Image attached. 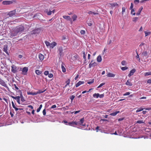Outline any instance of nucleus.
<instances>
[{"label": "nucleus", "instance_id": "nucleus-60", "mask_svg": "<svg viewBox=\"0 0 151 151\" xmlns=\"http://www.w3.org/2000/svg\"><path fill=\"white\" fill-rule=\"evenodd\" d=\"M48 76L49 78H52L53 77V75L52 73L49 74Z\"/></svg>", "mask_w": 151, "mask_h": 151}, {"label": "nucleus", "instance_id": "nucleus-9", "mask_svg": "<svg viewBox=\"0 0 151 151\" xmlns=\"http://www.w3.org/2000/svg\"><path fill=\"white\" fill-rule=\"evenodd\" d=\"M136 70L134 69H133L130 71V73L129 74L128 76L130 77L131 76L133 75L134 73L135 72Z\"/></svg>", "mask_w": 151, "mask_h": 151}, {"label": "nucleus", "instance_id": "nucleus-1", "mask_svg": "<svg viewBox=\"0 0 151 151\" xmlns=\"http://www.w3.org/2000/svg\"><path fill=\"white\" fill-rule=\"evenodd\" d=\"M24 29V28L23 26L20 25L15 27L13 31H12L10 34V35L12 37L16 36L18 33H21L23 32Z\"/></svg>", "mask_w": 151, "mask_h": 151}, {"label": "nucleus", "instance_id": "nucleus-23", "mask_svg": "<svg viewBox=\"0 0 151 151\" xmlns=\"http://www.w3.org/2000/svg\"><path fill=\"white\" fill-rule=\"evenodd\" d=\"M109 4L111 5V6L112 8L114 7L115 6H118V4H117L116 3H111Z\"/></svg>", "mask_w": 151, "mask_h": 151}, {"label": "nucleus", "instance_id": "nucleus-12", "mask_svg": "<svg viewBox=\"0 0 151 151\" xmlns=\"http://www.w3.org/2000/svg\"><path fill=\"white\" fill-rule=\"evenodd\" d=\"M84 83V82L83 81H80L76 84L75 86L76 87H78L81 85L83 84Z\"/></svg>", "mask_w": 151, "mask_h": 151}, {"label": "nucleus", "instance_id": "nucleus-10", "mask_svg": "<svg viewBox=\"0 0 151 151\" xmlns=\"http://www.w3.org/2000/svg\"><path fill=\"white\" fill-rule=\"evenodd\" d=\"M63 47H60L58 50V51L59 52L60 55V56L62 55L63 54Z\"/></svg>", "mask_w": 151, "mask_h": 151}, {"label": "nucleus", "instance_id": "nucleus-39", "mask_svg": "<svg viewBox=\"0 0 151 151\" xmlns=\"http://www.w3.org/2000/svg\"><path fill=\"white\" fill-rule=\"evenodd\" d=\"M83 58L84 59H85L86 58V53H85V51H83Z\"/></svg>", "mask_w": 151, "mask_h": 151}, {"label": "nucleus", "instance_id": "nucleus-36", "mask_svg": "<svg viewBox=\"0 0 151 151\" xmlns=\"http://www.w3.org/2000/svg\"><path fill=\"white\" fill-rule=\"evenodd\" d=\"M45 43L47 47L50 46V43L49 42L47 41H45Z\"/></svg>", "mask_w": 151, "mask_h": 151}, {"label": "nucleus", "instance_id": "nucleus-30", "mask_svg": "<svg viewBox=\"0 0 151 151\" xmlns=\"http://www.w3.org/2000/svg\"><path fill=\"white\" fill-rule=\"evenodd\" d=\"M35 72V73L37 75H40L42 73V71L38 70H36Z\"/></svg>", "mask_w": 151, "mask_h": 151}, {"label": "nucleus", "instance_id": "nucleus-42", "mask_svg": "<svg viewBox=\"0 0 151 151\" xmlns=\"http://www.w3.org/2000/svg\"><path fill=\"white\" fill-rule=\"evenodd\" d=\"M137 123L139 124L144 123V122L143 120H138L137 122Z\"/></svg>", "mask_w": 151, "mask_h": 151}, {"label": "nucleus", "instance_id": "nucleus-59", "mask_svg": "<svg viewBox=\"0 0 151 151\" xmlns=\"http://www.w3.org/2000/svg\"><path fill=\"white\" fill-rule=\"evenodd\" d=\"M42 113H43V115H45L46 114V110L45 109H44L43 111H42Z\"/></svg>", "mask_w": 151, "mask_h": 151}, {"label": "nucleus", "instance_id": "nucleus-28", "mask_svg": "<svg viewBox=\"0 0 151 151\" xmlns=\"http://www.w3.org/2000/svg\"><path fill=\"white\" fill-rule=\"evenodd\" d=\"M46 90V89H44L43 90H39L37 91L36 93H37V94H40L41 93H44L45 91Z\"/></svg>", "mask_w": 151, "mask_h": 151}, {"label": "nucleus", "instance_id": "nucleus-41", "mask_svg": "<svg viewBox=\"0 0 151 151\" xmlns=\"http://www.w3.org/2000/svg\"><path fill=\"white\" fill-rule=\"evenodd\" d=\"M138 17H135L133 18L132 21L134 22H136L138 20Z\"/></svg>", "mask_w": 151, "mask_h": 151}, {"label": "nucleus", "instance_id": "nucleus-57", "mask_svg": "<svg viewBox=\"0 0 151 151\" xmlns=\"http://www.w3.org/2000/svg\"><path fill=\"white\" fill-rule=\"evenodd\" d=\"M44 74L47 76L49 74V71H45L44 73Z\"/></svg>", "mask_w": 151, "mask_h": 151}, {"label": "nucleus", "instance_id": "nucleus-29", "mask_svg": "<svg viewBox=\"0 0 151 151\" xmlns=\"http://www.w3.org/2000/svg\"><path fill=\"white\" fill-rule=\"evenodd\" d=\"M12 97L13 99L16 100L17 101H19V100H20V97L19 96H16V97L12 96Z\"/></svg>", "mask_w": 151, "mask_h": 151}, {"label": "nucleus", "instance_id": "nucleus-47", "mask_svg": "<svg viewBox=\"0 0 151 151\" xmlns=\"http://www.w3.org/2000/svg\"><path fill=\"white\" fill-rule=\"evenodd\" d=\"M105 84V83H101L98 87L97 88H99L101 87H102Z\"/></svg>", "mask_w": 151, "mask_h": 151}, {"label": "nucleus", "instance_id": "nucleus-7", "mask_svg": "<svg viewBox=\"0 0 151 151\" xmlns=\"http://www.w3.org/2000/svg\"><path fill=\"white\" fill-rule=\"evenodd\" d=\"M78 124V122H68V125L74 127L75 125H77Z\"/></svg>", "mask_w": 151, "mask_h": 151}, {"label": "nucleus", "instance_id": "nucleus-4", "mask_svg": "<svg viewBox=\"0 0 151 151\" xmlns=\"http://www.w3.org/2000/svg\"><path fill=\"white\" fill-rule=\"evenodd\" d=\"M16 10L10 11L7 14V16H9V17H12L16 14Z\"/></svg>", "mask_w": 151, "mask_h": 151}, {"label": "nucleus", "instance_id": "nucleus-3", "mask_svg": "<svg viewBox=\"0 0 151 151\" xmlns=\"http://www.w3.org/2000/svg\"><path fill=\"white\" fill-rule=\"evenodd\" d=\"M12 72L13 73H15L17 72V70L19 69V68L18 67L14 65H13L11 66Z\"/></svg>", "mask_w": 151, "mask_h": 151}, {"label": "nucleus", "instance_id": "nucleus-13", "mask_svg": "<svg viewBox=\"0 0 151 151\" xmlns=\"http://www.w3.org/2000/svg\"><path fill=\"white\" fill-rule=\"evenodd\" d=\"M84 121V118H82L80 120V122H79V124L83 126H85V124H83Z\"/></svg>", "mask_w": 151, "mask_h": 151}, {"label": "nucleus", "instance_id": "nucleus-27", "mask_svg": "<svg viewBox=\"0 0 151 151\" xmlns=\"http://www.w3.org/2000/svg\"><path fill=\"white\" fill-rule=\"evenodd\" d=\"M27 94L28 95H37L36 92H32L30 91L27 92Z\"/></svg>", "mask_w": 151, "mask_h": 151}, {"label": "nucleus", "instance_id": "nucleus-46", "mask_svg": "<svg viewBox=\"0 0 151 151\" xmlns=\"http://www.w3.org/2000/svg\"><path fill=\"white\" fill-rule=\"evenodd\" d=\"M121 64L123 65H126V63L125 60H123Z\"/></svg>", "mask_w": 151, "mask_h": 151}, {"label": "nucleus", "instance_id": "nucleus-15", "mask_svg": "<svg viewBox=\"0 0 151 151\" xmlns=\"http://www.w3.org/2000/svg\"><path fill=\"white\" fill-rule=\"evenodd\" d=\"M57 45V43L55 42H53L50 43V47L53 48Z\"/></svg>", "mask_w": 151, "mask_h": 151}, {"label": "nucleus", "instance_id": "nucleus-54", "mask_svg": "<svg viewBox=\"0 0 151 151\" xmlns=\"http://www.w3.org/2000/svg\"><path fill=\"white\" fill-rule=\"evenodd\" d=\"M130 93L129 92H127L123 94V96H127L129 95L130 94Z\"/></svg>", "mask_w": 151, "mask_h": 151}, {"label": "nucleus", "instance_id": "nucleus-45", "mask_svg": "<svg viewBox=\"0 0 151 151\" xmlns=\"http://www.w3.org/2000/svg\"><path fill=\"white\" fill-rule=\"evenodd\" d=\"M136 58L137 59H138V60L139 62H140V59L139 58V56L138 55V53H137V55L136 56Z\"/></svg>", "mask_w": 151, "mask_h": 151}, {"label": "nucleus", "instance_id": "nucleus-11", "mask_svg": "<svg viewBox=\"0 0 151 151\" xmlns=\"http://www.w3.org/2000/svg\"><path fill=\"white\" fill-rule=\"evenodd\" d=\"M63 17L64 19H66L68 20H69L71 22L72 21V19L70 16H63Z\"/></svg>", "mask_w": 151, "mask_h": 151}, {"label": "nucleus", "instance_id": "nucleus-62", "mask_svg": "<svg viewBox=\"0 0 151 151\" xmlns=\"http://www.w3.org/2000/svg\"><path fill=\"white\" fill-rule=\"evenodd\" d=\"M92 64L93 67H94L97 65V63L96 62H94Z\"/></svg>", "mask_w": 151, "mask_h": 151}, {"label": "nucleus", "instance_id": "nucleus-63", "mask_svg": "<svg viewBox=\"0 0 151 151\" xmlns=\"http://www.w3.org/2000/svg\"><path fill=\"white\" fill-rule=\"evenodd\" d=\"M63 122V123H65V124H66V125H68V122L66 121V120H64Z\"/></svg>", "mask_w": 151, "mask_h": 151}, {"label": "nucleus", "instance_id": "nucleus-61", "mask_svg": "<svg viewBox=\"0 0 151 151\" xmlns=\"http://www.w3.org/2000/svg\"><path fill=\"white\" fill-rule=\"evenodd\" d=\"M111 40H109L107 42V44L109 45H110L111 43Z\"/></svg>", "mask_w": 151, "mask_h": 151}, {"label": "nucleus", "instance_id": "nucleus-44", "mask_svg": "<svg viewBox=\"0 0 151 151\" xmlns=\"http://www.w3.org/2000/svg\"><path fill=\"white\" fill-rule=\"evenodd\" d=\"M80 33L81 35H84L85 34L86 31L85 30H82L81 31Z\"/></svg>", "mask_w": 151, "mask_h": 151}, {"label": "nucleus", "instance_id": "nucleus-51", "mask_svg": "<svg viewBox=\"0 0 151 151\" xmlns=\"http://www.w3.org/2000/svg\"><path fill=\"white\" fill-rule=\"evenodd\" d=\"M70 79H68L67 80L65 81V83L67 84V85H69L70 83Z\"/></svg>", "mask_w": 151, "mask_h": 151}, {"label": "nucleus", "instance_id": "nucleus-49", "mask_svg": "<svg viewBox=\"0 0 151 151\" xmlns=\"http://www.w3.org/2000/svg\"><path fill=\"white\" fill-rule=\"evenodd\" d=\"M126 10V8L125 7H123L122 8V14H123L124 12H125Z\"/></svg>", "mask_w": 151, "mask_h": 151}, {"label": "nucleus", "instance_id": "nucleus-32", "mask_svg": "<svg viewBox=\"0 0 151 151\" xmlns=\"http://www.w3.org/2000/svg\"><path fill=\"white\" fill-rule=\"evenodd\" d=\"M99 96V93H95L93 94V96L94 97H96L97 98H98Z\"/></svg>", "mask_w": 151, "mask_h": 151}, {"label": "nucleus", "instance_id": "nucleus-37", "mask_svg": "<svg viewBox=\"0 0 151 151\" xmlns=\"http://www.w3.org/2000/svg\"><path fill=\"white\" fill-rule=\"evenodd\" d=\"M42 104H40V106H39V108H38L37 110V112H38L40 111V109L42 107Z\"/></svg>", "mask_w": 151, "mask_h": 151}, {"label": "nucleus", "instance_id": "nucleus-19", "mask_svg": "<svg viewBox=\"0 0 151 151\" xmlns=\"http://www.w3.org/2000/svg\"><path fill=\"white\" fill-rule=\"evenodd\" d=\"M0 84L2 86L5 87H7V85L5 82L3 80H1L0 81Z\"/></svg>", "mask_w": 151, "mask_h": 151}, {"label": "nucleus", "instance_id": "nucleus-24", "mask_svg": "<svg viewBox=\"0 0 151 151\" xmlns=\"http://www.w3.org/2000/svg\"><path fill=\"white\" fill-rule=\"evenodd\" d=\"M119 113V111H116L115 112L110 114V115L112 116H116L117 114Z\"/></svg>", "mask_w": 151, "mask_h": 151}, {"label": "nucleus", "instance_id": "nucleus-55", "mask_svg": "<svg viewBox=\"0 0 151 151\" xmlns=\"http://www.w3.org/2000/svg\"><path fill=\"white\" fill-rule=\"evenodd\" d=\"M21 100L22 102H24V101H25V100L24 99V97L22 96V94H21Z\"/></svg>", "mask_w": 151, "mask_h": 151}, {"label": "nucleus", "instance_id": "nucleus-21", "mask_svg": "<svg viewBox=\"0 0 151 151\" xmlns=\"http://www.w3.org/2000/svg\"><path fill=\"white\" fill-rule=\"evenodd\" d=\"M142 9H143V7H142V6H141V7H140L139 9L138 10L137 12L136 13V15H139L140 14V13H141L142 10Z\"/></svg>", "mask_w": 151, "mask_h": 151}, {"label": "nucleus", "instance_id": "nucleus-43", "mask_svg": "<svg viewBox=\"0 0 151 151\" xmlns=\"http://www.w3.org/2000/svg\"><path fill=\"white\" fill-rule=\"evenodd\" d=\"M128 69V68L127 67H126V66L124 67H122L121 68V69L122 70H127Z\"/></svg>", "mask_w": 151, "mask_h": 151}, {"label": "nucleus", "instance_id": "nucleus-25", "mask_svg": "<svg viewBox=\"0 0 151 151\" xmlns=\"http://www.w3.org/2000/svg\"><path fill=\"white\" fill-rule=\"evenodd\" d=\"M12 106H13V107L15 109V110L16 111H18L19 109H20V110H21V109H19V108H17L14 104V103L13 102V101H12Z\"/></svg>", "mask_w": 151, "mask_h": 151}, {"label": "nucleus", "instance_id": "nucleus-17", "mask_svg": "<svg viewBox=\"0 0 151 151\" xmlns=\"http://www.w3.org/2000/svg\"><path fill=\"white\" fill-rule=\"evenodd\" d=\"M28 70V68L26 67H24L23 68L22 72L24 73V74H25Z\"/></svg>", "mask_w": 151, "mask_h": 151}, {"label": "nucleus", "instance_id": "nucleus-48", "mask_svg": "<svg viewBox=\"0 0 151 151\" xmlns=\"http://www.w3.org/2000/svg\"><path fill=\"white\" fill-rule=\"evenodd\" d=\"M134 12H135V11L134 9H131V14L134 15L135 14V13Z\"/></svg>", "mask_w": 151, "mask_h": 151}, {"label": "nucleus", "instance_id": "nucleus-31", "mask_svg": "<svg viewBox=\"0 0 151 151\" xmlns=\"http://www.w3.org/2000/svg\"><path fill=\"white\" fill-rule=\"evenodd\" d=\"M88 14H93V15H96V14H98V13H95L94 12H93L92 11H90L88 12Z\"/></svg>", "mask_w": 151, "mask_h": 151}, {"label": "nucleus", "instance_id": "nucleus-26", "mask_svg": "<svg viewBox=\"0 0 151 151\" xmlns=\"http://www.w3.org/2000/svg\"><path fill=\"white\" fill-rule=\"evenodd\" d=\"M97 60L98 62H100L102 60L101 56L100 55H99L97 58Z\"/></svg>", "mask_w": 151, "mask_h": 151}, {"label": "nucleus", "instance_id": "nucleus-6", "mask_svg": "<svg viewBox=\"0 0 151 151\" xmlns=\"http://www.w3.org/2000/svg\"><path fill=\"white\" fill-rule=\"evenodd\" d=\"M13 1H4L2 2V4L5 5H8L12 4Z\"/></svg>", "mask_w": 151, "mask_h": 151}, {"label": "nucleus", "instance_id": "nucleus-5", "mask_svg": "<svg viewBox=\"0 0 151 151\" xmlns=\"http://www.w3.org/2000/svg\"><path fill=\"white\" fill-rule=\"evenodd\" d=\"M141 57H142L143 59L145 58H147L148 57V53L147 52L144 51L143 52L141 55Z\"/></svg>", "mask_w": 151, "mask_h": 151}, {"label": "nucleus", "instance_id": "nucleus-53", "mask_svg": "<svg viewBox=\"0 0 151 151\" xmlns=\"http://www.w3.org/2000/svg\"><path fill=\"white\" fill-rule=\"evenodd\" d=\"M94 82V80L93 79L91 81H88L87 82V83L88 84H91L93 83Z\"/></svg>", "mask_w": 151, "mask_h": 151}, {"label": "nucleus", "instance_id": "nucleus-18", "mask_svg": "<svg viewBox=\"0 0 151 151\" xmlns=\"http://www.w3.org/2000/svg\"><path fill=\"white\" fill-rule=\"evenodd\" d=\"M39 58L41 61H42L44 59V57L43 55L40 53L39 54Z\"/></svg>", "mask_w": 151, "mask_h": 151}, {"label": "nucleus", "instance_id": "nucleus-22", "mask_svg": "<svg viewBox=\"0 0 151 151\" xmlns=\"http://www.w3.org/2000/svg\"><path fill=\"white\" fill-rule=\"evenodd\" d=\"M115 75L111 73H108L107 75V76L110 77H115Z\"/></svg>", "mask_w": 151, "mask_h": 151}, {"label": "nucleus", "instance_id": "nucleus-20", "mask_svg": "<svg viewBox=\"0 0 151 151\" xmlns=\"http://www.w3.org/2000/svg\"><path fill=\"white\" fill-rule=\"evenodd\" d=\"M45 12L46 13L48 16L50 15L52 13V12L50 10L48 11V9H46Z\"/></svg>", "mask_w": 151, "mask_h": 151}, {"label": "nucleus", "instance_id": "nucleus-34", "mask_svg": "<svg viewBox=\"0 0 151 151\" xmlns=\"http://www.w3.org/2000/svg\"><path fill=\"white\" fill-rule=\"evenodd\" d=\"M150 75H151V72L150 71L146 72L144 73V76H145Z\"/></svg>", "mask_w": 151, "mask_h": 151}, {"label": "nucleus", "instance_id": "nucleus-35", "mask_svg": "<svg viewBox=\"0 0 151 151\" xmlns=\"http://www.w3.org/2000/svg\"><path fill=\"white\" fill-rule=\"evenodd\" d=\"M143 109H144L143 108H139L136 110V112L138 113V112H140V111L143 110Z\"/></svg>", "mask_w": 151, "mask_h": 151}, {"label": "nucleus", "instance_id": "nucleus-33", "mask_svg": "<svg viewBox=\"0 0 151 151\" xmlns=\"http://www.w3.org/2000/svg\"><path fill=\"white\" fill-rule=\"evenodd\" d=\"M77 16L75 14H74L72 17V18L73 19V21H75L76 20L77 18Z\"/></svg>", "mask_w": 151, "mask_h": 151}, {"label": "nucleus", "instance_id": "nucleus-38", "mask_svg": "<svg viewBox=\"0 0 151 151\" xmlns=\"http://www.w3.org/2000/svg\"><path fill=\"white\" fill-rule=\"evenodd\" d=\"M144 32L145 34V37L147 36L148 35H150L151 33V32H147V31H145Z\"/></svg>", "mask_w": 151, "mask_h": 151}, {"label": "nucleus", "instance_id": "nucleus-40", "mask_svg": "<svg viewBox=\"0 0 151 151\" xmlns=\"http://www.w3.org/2000/svg\"><path fill=\"white\" fill-rule=\"evenodd\" d=\"M13 88H14L15 90H19V88L17 86V85L15 84H14L13 85Z\"/></svg>", "mask_w": 151, "mask_h": 151}, {"label": "nucleus", "instance_id": "nucleus-50", "mask_svg": "<svg viewBox=\"0 0 151 151\" xmlns=\"http://www.w3.org/2000/svg\"><path fill=\"white\" fill-rule=\"evenodd\" d=\"M139 0H134V3L135 4H137L138 3H139Z\"/></svg>", "mask_w": 151, "mask_h": 151}, {"label": "nucleus", "instance_id": "nucleus-64", "mask_svg": "<svg viewBox=\"0 0 151 151\" xmlns=\"http://www.w3.org/2000/svg\"><path fill=\"white\" fill-rule=\"evenodd\" d=\"M147 83H148L151 84V79H148L147 81Z\"/></svg>", "mask_w": 151, "mask_h": 151}, {"label": "nucleus", "instance_id": "nucleus-14", "mask_svg": "<svg viewBox=\"0 0 151 151\" xmlns=\"http://www.w3.org/2000/svg\"><path fill=\"white\" fill-rule=\"evenodd\" d=\"M61 68L62 69V71L63 72L65 73L66 72V69L65 67V65L63 63L61 66Z\"/></svg>", "mask_w": 151, "mask_h": 151}, {"label": "nucleus", "instance_id": "nucleus-58", "mask_svg": "<svg viewBox=\"0 0 151 151\" xmlns=\"http://www.w3.org/2000/svg\"><path fill=\"white\" fill-rule=\"evenodd\" d=\"M133 4L132 3H131V6L130 7V9H131V10L132 9H133Z\"/></svg>", "mask_w": 151, "mask_h": 151}, {"label": "nucleus", "instance_id": "nucleus-16", "mask_svg": "<svg viewBox=\"0 0 151 151\" xmlns=\"http://www.w3.org/2000/svg\"><path fill=\"white\" fill-rule=\"evenodd\" d=\"M130 79H128L127 82L125 83L126 85L129 86H132V84L130 82Z\"/></svg>", "mask_w": 151, "mask_h": 151}, {"label": "nucleus", "instance_id": "nucleus-8", "mask_svg": "<svg viewBox=\"0 0 151 151\" xmlns=\"http://www.w3.org/2000/svg\"><path fill=\"white\" fill-rule=\"evenodd\" d=\"M8 46L7 45H5L4 46L3 48V51L5 52L8 55H9V54L7 51Z\"/></svg>", "mask_w": 151, "mask_h": 151}, {"label": "nucleus", "instance_id": "nucleus-56", "mask_svg": "<svg viewBox=\"0 0 151 151\" xmlns=\"http://www.w3.org/2000/svg\"><path fill=\"white\" fill-rule=\"evenodd\" d=\"M104 97V93L100 95L99 97L101 98H102Z\"/></svg>", "mask_w": 151, "mask_h": 151}, {"label": "nucleus", "instance_id": "nucleus-2", "mask_svg": "<svg viewBox=\"0 0 151 151\" xmlns=\"http://www.w3.org/2000/svg\"><path fill=\"white\" fill-rule=\"evenodd\" d=\"M42 32V29L40 28H38L34 29L31 32V34L32 35H39Z\"/></svg>", "mask_w": 151, "mask_h": 151}, {"label": "nucleus", "instance_id": "nucleus-52", "mask_svg": "<svg viewBox=\"0 0 151 151\" xmlns=\"http://www.w3.org/2000/svg\"><path fill=\"white\" fill-rule=\"evenodd\" d=\"M75 96L73 95H72L70 97V99L71 101H73L74 99Z\"/></svg>", "mask_w": 151, "mask_h": 151}]
</instances>
